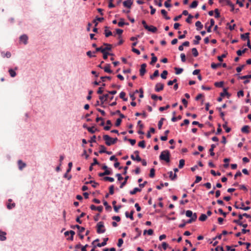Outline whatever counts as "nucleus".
<instances>
[{
  "label": "nucleus",
  "instance_id": "nucleus-55",
  "mask_svg": "<svg viewBox=\"0 0 251 251\" xmlns=\"http://www.w3.org/2000/svg\"><path fill=\"white\" fill-rule=\"evenodd\" d=\"M150 176L153 178L155 176V170L154 168H152L150 170V173L149 175Z\"/></svg>",
  "mask_w": 251,
  "mask_h": 251
},
{
  "label": "nucleus",
  "instance_id": "nucleus-41",
  "mask_svg": "<svg viewBox=\"0 0 251 251\" xmlns=\"http://www.w3.org/2000/svg\"><path fill=\"white\" fill-rule=\"evenodd\" d=\"M196 40L193 41L195 45H198L199 44V41L201 40V37L199 35H196L195 36Z\"/></svg>",
  "mask_w": 251,
  "mask_h": 251
},
{
  "label": "nucleus",
  "instance_id": "nucleus-59",
  "mask_svg": "<svg viewBox=\"0 0 251 251\" xmlns=\"http://www.w3.org/2000/svg\"><path fill=\"white\" fill-rule=\"evenodd\" d=\"M106 79H108V80H111V76H101L100 77V79L103 82H104L105 81V80H106Z\"/></svg>",
  "mask_w": 251,
  "mask_h": 251
},
{
  "label": "nucleus",
  "instance_id": "nucleus-43",
  "mask_svg": "<svg viewBox=\"0 0 251 251\" xmlns=\"http://www.w3.org/2000/svg\"><path fill=\"white\" fill-rule=\"evenodd\" d=\"M207 216L204 214H201L199 217V220L201 221H205L207 219Z\"/></svg>",
  "mask_w": 251,
  "mask_h": 251
},
{
  "label": "nucleus",
  "instance_id": "nucleus-30",
  "mask_svg": "<svg viewBox=\"0 0 251 251\" xmlns=\"http://www.w3.org/2000/svg\"><path fill=\"white\" fill-rule=\"evenodd\" d=\"M159 75V71L156 70L154 71L153 74L150 76V78L151 79H153L155 77L158 76Z\"/></svg>",
  "mask_w": 251,
  "mask_h": 251
},
{
  "label": "nucleus",
  "instance_id": "nucleus-20",
  "mask_svg": "<svg viewBox=\"0 0 251 251\" xmlns=\"http://www.w3.org/2000/svg\"><path fill=\"white\" fill-rule=\"evenodd\" d=\"M18 166L19 169L20 170H22L24 168H25L26 166L25 163L23 162L22 160H20L18 161Z\"/></svg>",
  "mask_w": 251,
  "mask_h": 251
},
{
  "label": "nucleus",
  "instance_id": "nucleus-45",
  "mask_svg": "<svg viewBox=\"0 0 251 251\" xmlns=\"http://www.w3.org/2000/svg\"><path fill=\"white\" fill-rule=\"evenodd\" d=\"M198 4V2L197 0H195L193 1V2L191 3V4L190 5V8H196Z\"/></svg>",
  "mask_w": 251,
  "mask_h": 251
},
{
  "label": "nucleus",
  "instance_id": "nucleus-9",
  "mask_svg": "<svg viewBox=\"0 0 251 251\" xmlns=\"http://www.w3.org/2000/svg\"><path fill=\"white\" fill-rule=\"evenodd\" d=\"M109 98V95L108 94H105V95H103V96H100L99 97V99L101 101V104H100V105H102V104H103L104 102L105 101H106L107 99Z\"/></svg>",
  "mask_w": 251,
  "mask_h": 251
},
{
  "label": "nucleus",
  "instance_id": "nucleus-56",
  "mask_svg": "<svg viewBox=\"0 0 251 251\" xmlns=\"http://www.w3.org/2000/svg\"><path fill=\"white\" fill-rule=\"evenodd\" d=\"M193 16L191 15V14H189L188 15V18L186 19V22L187 23H189V24H191V19L192 18H193Z\"/></svg>",
  "mask_w": 251,
  "mask_h": 251
},
{
  "label": "nucleus",
  "instance_id": "nucleus-47",
  "mask_svg": "<svg viewBox=\"0 0 251 251\" xmlns=\"http://www.w3.org/2000/svg\"><path fill=\"white\" fill-rule=\"evenodd\" d=\"M1 55L3 57H6L7 58H9L11 57V53L9 51H7L5 53L2 52H1Z\"/></svg>",
  "mask_w": 251,
  "mask_h": 251
},
{
  "label": "nucleus",
  "instance_id": "nucleus-17",
  "mask_svg": "<svg viewBox=\"0 0 251 251\" xmlns=\"http://www.w3.org/2000/svg\"><path fill=\"white\" fill-rule=\"evenodd\" d=\"M146 29L148 30L149 31H151L152 33H155L157 31V28L153 25L149 26L147 28H145Z\"/></svg>",
  "mask_w": 251,
  "mask_h": 251
},
{
  "label": "nucleus",
  "instance_id": "nucleus-19",
  "mask_svg": "<svg viewBox=\"0 0 251 251\" xmlns=\"http://www.w3.org/2000/svg\"><path fill=\"white\" fill-rule=\"evenodd\" d=\"M6 233L4 231H2L0 230V241H5L6 239V237L5 236Z\"/></svg>",
  "mask_w": 251,
  "mask_h": 251
},
{
  "label": "nucleus",
  "instance_id": "nucleus-36",
  "mask_svg": "<svg viewBox=\"0 0 251 251\" xmlns=\"http://www.w3.org/2000/svg\"><path fill=\"white\" fill-rule=\"evenodd\" d=\"M223 128L225 129L226 132L228 133L230 131L231 128L227 126V122H225V123L223 125Z\"/></svg>",
  "mask_w": 251,
  "mask_h": 251
},
{
  "label": "nucleus",
  "instance_id": "nucleus-3",
  "mask_svg": "<svg viewBox=\"0 0 251 251\" xmlns=\"http://www.w3.org/2000/svg\"><path fill=\"white\" fill-rule=\"evenodd\" d=\"M97 232L98 233H103L105 232V229L104 228V226L103 223L102 222H99L97 225Z\"/></svg>",
  "mask_w": 251,
  "mask_h": 251
},
{
  "label": "nucleus",
  "instance_id": "nucleus-40",
  "mask_svg": "<svg viewBox=\"0 0 251 251\" xmlns=\"http://www.w3.org/2000/svg\"><path fill=\"white\" fill-rule=\"evenodd\" d=\"M175 70L176 71L175 73L176 75L180 74L183 71V69L182 68H179L177 67H175Z\"/></svg>",
  "mask_w": 251,
  "mask_h": 251
},
{
  "label": "nucleus",
  "instance_id": "nucleus-1",
  "mask_svg": "<svg viewBox=\"0 0 251 251\" xmlns=\"http://www.w3.org/2000/svg\"><path fill=\"white\" fill-rule=\"evenodd\" d=\"M170 152L168 150L163 151L161 152L159 156V159L161 160H164L167 163H169L170 161Z\"/></svg>",
  "mask_w": 251,
  "mask_h": 251
},
{
  "label": "nucleus",
  "instance_id": "nucleus-49",
  "mask_svg": "<svg viewBox=\"0 0 251 251\" xmlns=\"http://www.w3.org/2000/svg\"><path fill=\"white\" fill-rule=\"evenodd\" d=\"M100 150L99 151V153H102L106 152V148L103 145H100Z\"/></svg>",
  "mask_w": 251,
  "mask_h": 251
},
{
  "label": "nucleus",
  "instance_id": "nucleus-8",
  "mask_svg": "<svg viewBox=\"0 0 251 251\" xmlns=\"http://www.w3.org/2000/svg\"><path fill=\"white\" fill-rule=\"evenodd\" d=\"M147 65L145 63L142 64L141 65V68L140 69V75L141 76H143L146 72V68Z\"/></svg>",
  "mask_w": 251,
  "mask_h": 251
},
{
  "label": "nucleus",
  "instance_id": "nucleus-7",
  "mask_svg": "<svg viewBox=\"0 0 251 251\" xmlns=\"http://www.w3.org/2000/svg\"><path fill=\"white\" fill-rule=\"evenodd\" d=\"M234 206L236 209H243V210H245V211H247V210H249L251 208L250 206L245 207L244 203H241V206H238L237 205V202H235Z\"/></svg>",
  "mask_w": 251,
  "mask_h": 251
},
{
  "label": "nucleus",
  "instance_id": "nucleus-29",
  "mask_svg": "<svg viewBox=\"0 0 251 251\" xmlns=\"http://www.w3.org/2000/svg\"><path fill=\"white\" fill-rule=\"evenodd\" d=\"M141 191V189L136 187V188H134L133 190L130 191L129 193L131 195H134L137 192H140Z\"/></svg>",
  "mask_w": 251,
  "mask_h": 251
},
{
  "label": "nucleus",
  "instance_id": "nucleus-22",
  "mask_svg": "<svg viewBox=\"0 0 251 251\" xmlns=\"http://www.w3.org/2000/svg\"><path fill=\"white\" fill-rule=\"evenodd\" d=\"M134 212V210H131L130 214H129L128 212H126L125 213L126 216L127 218H130L131 220H133L134 218H133V215Z\"/></svg>",
  "mask_w": 251,
  "mask_h": 251
},
{
  "label": "nucleus",
  "instance_id": "nucleus-44",
  "mask_svg": "<svg viewBox=\"0 0 251 251\" xmlns=\"http://www.w3.org/2000/svg\"><path fill=\"white\" fill-rule=\"evenodd\" d=\"M185 164V160L184 159H180L179 162L178 167L179 169L182 168Z\"/></svg>",
  "mask_w": 251,
  "mask_h": 251
},
{
  "label": "nucleus",
  "instance_id": "nucleus-12",
  "mask_svg": "<svg viewBox=\"0 0 251 251\" xmlns=\"http://www.w3.org/2000/svg\"><path fill=\"white\" fill-rule=\"evenodd\" d=\"M28 37L27 35L24 34L20 36V40L21 42H22L24 43V44L26 45L27 43Z\"/></svg>",
  "mask_w": 251,
  "mask_h": 251
},
{
  "label": "nucleus",
  "instance_id": "nucleus-10",
  "mask_svg": "<svg viewBox=\"0 0 251 251\" xmlns=\"http://www.w3.org/2000/svg\"><path fill=\"white\" fill-rule=\"evenodd\" d=\"M90 208L92 210H98L100 212H101L103 210V207L102 206H99L96 207L95 205L92 204L90 206Z\"/></svg>",
  "mask_w": 251,
  "mask_h": 251
},
{
  "label": "nucleus",
  "instance_id": "nucleus-57",
  "mask_svg": "<svg viewBox=\"0 0 251 251\" xmlns=\"http://www.w3.org/2000/svg\"><path fill=\"white\" fill-rule=\"evenodd\" d=\"M220 65H221V64H220V63L216 64L214 63H212L211 65V67L212 69H216L218 67L220 66Z\"/></svg>",
  "mask_w": 251,
  "mask_h": 251
},
{
  "label": "nucleus",
  "instance_id": "nucleus-23",
  "mask_svg": "<svg viewBox=\"0 0 251 251\" xmlns=\"http://www.w3.org/2000/svg\"><path fill=\"white\" fill-rule=\"evenodd\" d=\"M151 55L152 56L151 57V60L150 62V64L152 65H153L157 60V57L154 55V54L153 53H151Z\"/></svg>",
  "mask_w": 251,
  "mask_h": 251
},
{
  "label": "nucleus",
  "instance_id": "nucleus-26",
  "mask_svg": "<svg viewBox=\"0 0 251 251\" xmlns=\"http://www.w3.org/2000/svg\"><path fill=\"white\" fill-rule=\"evenodd\" d=\"M195 25L197 27L198 30H200L203 28V25L201 24L200 21H197L195 23Z\"/></svg>",
  "mask_w": 251,
  "mask_h": 251
},
{
  "label": "nucleus",
  "instance_id": "nucleus-63",
  "mask_svg": "<svg viewBox=\"0 0 251 251\" xmlns=\"http://www.w3.org/2000/svg\"><path fill=\"white\" fill-rule=\"evenodd\" d=\"M15 206V203H13L12 204L9 203L7 204V208L8 209H12V208H14V207Z\"/></svg>",
  "mask_w": 251,
  "mask_h": 251
},
{
  "label": "nucleus",
  "instance_id": "nucleus-37",
  "mask_svg": "<svg viewBox=\"0 0 251 251\" xmlns=\"http://www.w3.org/2000/svg\"><path fill=\"white\" fill-rule=\"evenodd\" d=\"M225 96H229V95L228 92L227 91L226 89V88H224L223 92L220 94V96L221 97H224Z\"/></svg>",
  "mask_w": 251,
  "mask_h": 251
},
{
  "label": "nucleus",
  "instance_id": "nucleus-54",
  "mask_svg": "<svg viewBox=\"0 0 251 251\" xmlns=\"http://www.w3.org/2000/svg\"><path fill=\"white\" fill-rule=\"evenodd\" d=\"M138 146L142 148H145V141L143 140L138 143Z\"/></svg>",
  "mask_w": 251,
  "mask_h": 251
},
{
  "label": "nucleus",
  "instance_id": "nucleus-28",
  "mask_svg": "<svg viewBox=\"0 0 251 251\" xmlns=\"http://www.w3.org/2000/svg\"><path fill=\"white\" fill-rule=\"evenodd\" d=\"M118 25L119 26L122 27L124 25H128L129 24L128 23L124 22V20L123 19H121Z\"/></svg>",
  "mask_w": 251,
  "mask_h": 251
},
{
  "label": "nucleus",
  "instance_id": "nucleus-48",
  "mask_svg": "<svg viewBox=\"0 0 251 251\" xmlns=\"http://www.w3.org/2000/svg\"><path fill=\"white\" fill-rule=\"evenodd\" d=\"M194 215V214L193 213L192 211L191 210H187L186 211V216L187 217L192 218L193 217Z\"/></svg>",
  "mask_w": 251,
  "mask_h": 251
},
{
  "label": "nucleus",
  "instance_id": "nucleus-13",
  "mask_svg": "<svg viewBox=\"0 0 251 251\" xmlns=\"http://www.w3.org/2000/svg\"><path fill=\"white\" fill-rule=\"evenodd\" d=\"M197 214L196 213H194V215H193V217L191 218V219H189L188 221H187L186 222H185L186 224H191L192 222H195L197 220Z\"/></svg>",
  "mask_w": 251,
  "mask_h": 251
},
{
  "label": "nucleus",
  "instance_id": "nucleus-39",
  "mask_svg": "<svg viewBox=\"0 0 251 251\" xmlns=\"http://www.w3.org/2000/svg\"><path fill=\"white\" fill-rule=\"evenodd\" d=\"M192 53L194 57H197L199 55L198 51L196 48H194L192 49Z\"/></svg>",
  "mask_w": 251,
  "mask_h": 251
},
{
  "label": "nucleus",
  "instance_id": "nucleus-51",
  "mask_svg": "<svg viewBox=\"0 0 251 251\" xmlns=\"http://www.w3.org/2000/svg\"><path fill=\"white\" fill-rule=\"evenodd\" d=\"M94 128L95 127L94 126L88 127H87V129L91 133H94L97 130V129H94Z\"/></svg>",
  "mask_w": 251,
  "mask_h": 251
},
{
  "label": "nucleus",
  "instance_id": "nucleus-11",
  "mask_svg": "<svg viewBox=\"0 0 251 251\" xmlns=\"http://www.w3.org/2000/svg\"><path fill=\"white\" fill-rule=\"evenodd\" d=\"M104 20V18L102 17L100 18L96 17V18L93 21V23L95 24V26L98 25V23L101 22Z\"/></svg>",
  "mask_w": 251,
  "mask_h": 251
},
{
  "label": "nucleus",
  "instance_id": "nucleus-5",
  "mask_svg": "<svg viewBox=\"0 0 251 251\" xmlns=\"http://www.w3.org/2000/svg\"><path fill=\"white\" fill-rule=\"evenodd\" d=\"M164 84L161 83H157L155 86V91L157 92H159L164 89Z\"/></svg>",
  "mask_w": 251,
  "mask_h": 251
},
{
  "label": "nucleus",
  "instance_id": "nucleus-61",
  "mask_svg": "<svg viewBox=\"0 0 251 251\" xmlns=\"http://www.w3.org/2000/svg\"><path fill=\"white\" fill-rule=\"evenodd\" d=\"M214 12L215 13V17L216 18H219L220 17V14L219 12V10L218 9H215Z\"/></svg>",
  "mask_w": 251,
  "mask_h": 251
},
{
  "label": "nucleus",
  "instance_id": "nucleus-6",
  "mask_svg": "<svg viewBox=\"0 0 251 251\" xmlns=\"http://www.w3.org/2000/svg\"><path fill=\"white\" fill-rule=\"evenodd\" d=\"M133 2V0H126L123 2V5L126 8H130Z\"/></svg>",
  "mask_w": 251,
  "mask_h": 251
},
{
  "label": "nucleus",
  "instance_id": "nucleus-16",
  "mask_svg": "<svg viewBox=\"0 0 251 251\" xmlns=\"http://www.w3.org/2000/svg\"><path fill=\"white\" fill-rule=\"evenodd\" d=\"M71 227L72 228H74L75 227L77 228V229L78 230L79 233H82L84 232L85 230V228L84 227L80 226L78 225H76L74 226H72Z\"/></svg>",
  "mask_w": 251,
  "mask_h": 251
},
{
  "label": "nucleus",
  "instance_id": "nucleus-4",
  "mask_svg": "<svg viewBox=\"0 0 251 251\" xmlns=\"http://www.w3.org/2000/svg\"><path fill=\"white\" fill-rule=\"evenodd\" d=\"M134 153L136 155V158H134V155L132 154L130 156L131 159L134 161H137L138 162H140L141 161V158L139 155V151H134Z\"/></svg>",
  "mask_w": 251,
  "mask_h": 251
},
{
  "label": "nucleus",
  "instance_id": "nucleus-33",
  "mask_svg": "<svg viewBox=\"0 0 251 251\" xmlns=\"http://www.w3.org/2000/svg\"><path fill=\"white\" fill-rule=\"evenodd\" d=\"M165 120V119L164 118H161L160 120V121L158 122V127L159 129H160L162 127V126L163 125V121Z\"/></svg>",
  "mask_w": 251,
  "mask_h": 251
},
{
  "label": "nucleus",
  "instance_id": "nucleus-58",
  "mask_svg": "<svg viewBox=\"0 0 251 251\" xmlns=\"http://www.w3.org/2000/svg\"><path fill=\"white\" fill-rule=\"evenodd\" d=\"M109 194L110 195H113L114 194V186L113 185H111L110 187H109Z\"/></svg>",
  "mask_w": 251,
  "mask_h": 251
},
{
  "label": "nucleus",
  "instance_id": "nucleus-62",
  "mask_svg": "<svg viewBox=\"0 0 251 251\" xmlns=\"http://www.w3.org/2000/svg\"><path fill=\"white\" fill-rule=\"evenodd\" d=\"M182 117L180 115H179L178 117H176L175 116H174L171 120L172 122H175L177 120H180L181 119Z\"/></svg>",
  "mask_w": 251,
  "mask_h": 251
},
{
  "label": "nucleus",
  "instance_id": "nucleus-46",
  "mask_svg": "<svg viewBox=\"0 0 251 251\" xmlns=\"http://www.w3.org/2000/svg\"><path fill=\"white\" fill-rule=\"evenodd\" d=\"M167 75H168V71L166 70H164L163 71V72L161 74V77L163 79H166L167 78Z\"/></svg>",
  "mask_w": 251,
  "mask_h": 251
},
{
  "label": "nucleus",
  "instance_id": "nucleus-14",
  "mask_svg": "<svg viewBox=\"0 0 251 251\" xmlns=\"http://www.w3.org/2000/svg\"><path fill=\"white\" fill-rule=\"evenodd\" d=\"M103 69L105 72L109 74H112L113 73V71L110 69V65L109 64H107L106 66L103 67Z\"/></svg>",
  "mask_w": 251,
  "mask_h": 251
},
{
  "label": "nucleus",
  "instance_id": "nucleus-31",
  "mask_svg": "<svg viewBox=\"0 0 251 251\" xmlns=\"http://www.w3.org/2000/svg\"><path fill=\"white\" fill-rule=\"evenodd\" d=\"M129 178V176H126L125 177V180L121 184V185L120 186V188H123V187L126 185V184L127 183V179Z\"/></svg>",
  "mask_w": 251,
  "mask_h": 251
},
{
  "label": "nucleus",
  "instance_id": "nucleus-50",
  "mask_svg": "<svg viewBox=\"0 0 251 251\" xmlns=\"http://www.w3.org/2000/svg\"><path fill=\"white\" fill-rule=\"evenodd\" d=\"M9 73L10 76L12 77H14L16 75V73L15 71L12 69L9 70Z\"/></svg>",
  "mask_w": 251,
  "mask_h": 251
},
{
  "label": "nucleus",
  "instance_id": "nucleus-24",
  "mask_svg": "<svg viewBox=\"0 0 251 251\" xmlns=\"http://www.w3.org/2000/svg\"><path fill=\"white\" fill-rule=\"evenodd\" d=\"M249 126H244L241 128V131L243 133H249Z\"/></svg>",
  "mask_w": 251,
  "mask_h": 251
},
{
  "label": "nucleus",
  "instance_id": "nucleus-53",
  "mask_svg": "<svg viewBox=\"0 0 251 251\" xmlns=\"http://www.w3.org/2000/svg\"><path fill=\"white\" fill-rule=\"evenodd\" d=\"M103 179L104 181H109L110 182H113L114 181V178L109 176H105L103 177Z\"/></svg>",
  "mask_w": 251,
  "mask_h": 251
},
{
  "label": "nucleus",
  "instance_id": "nucleus-15",
  "mask_svg": "<svg viewBox=\"0 0 251 251\" xmlns=\"http://www.w3.org/2000/svg\"><path fill=\"white\" fill-rule=\"evenodd\" d=\"M103 46H105V48H103V50H104V52H107L106 51L111 50L112 49V45L111 44H109L107 43H104Z\"/></svg>",
  "mask_w": 251,
  "mask_h": 251
},
{
  "label": "nucleus",
  "instance_id": "nucleus-32",
  "mask_svg": "<svg viewBox=\"0 0 251 251\" xmlns=\"http://www.w3.org/2000/svg\"><path fill=\"white\" fill-rule=\"evenodd\" d=\"M126 93L124 92H122L120 93L119 97L121 99H122L124 101H127V99L125 98Z\"/></svg>",
  "mask_w": 251,
  "mask_h": 251
},
{
  "label": "nucleus",
  "instance_id": "nucleus-18",
  "mask_svg": "<svg viewBox=\"0 0 251 251\" xmlns=\"http://www.w3.org/2000/svg\"><path fill=\"white\" fill-rule=\"evenodd\" d=\"M108 240V238H104L103 239V241L102 242V243H98L97 245V246L98 247H101L105 246L106 245V244H107V241Z\"/></svg>",
  "mask_w": 251,
  "mask_h": 251
},
{
  "label": "nucleus",
  "instance_id": "nucleus-38",
  "mask_svg": "<svg viewBox=\"0 0 251 251\" xmlns=\"http://www.w3.org/2000/svg\"><path fill=\"white\" fill-rule=\"evenodd\" d=\"M169 185V183L168 182H165L164 183H161L160 185H157L156 186V188L157 189H161L163 187L165 186H168Z\"/></svg>",
  "mask_w": 251,
  "mask_h": 251
},
{
  "label": "nucleus",
  "instance_id": "nucleus-52",
  "mask_svg": "<svg viewBox=\"0 0 251 251\" xmlns=\"http://www.w3.org/2000/svg\"><path fill=\"white\" fill-rule=\"evenodd\" d=\"M227 54V52H226V53L223 54L221 56H218V59L219 61L222 62L223 58H225Z\"/></svg>",
  "mask_w": 251,
  "mask_h": 251
},
{
  "label": "nucleus",
  "instance_id": "nucleus-27",
  "mask_svg": "<svg viewBox=\"0 0 251 251\" xmlns=\"http://www.w3.org/2000/svg\"><path fill=\"white\" fill-rule=\"evenodd\" d=\"M216 145L215 144H212L211 145V148L209 151L211 156H213L215 155V153L213 151H214V149L216 148Z\"/></svg>",
  "mask_w": 251,
  "mask_h": 251
},
{
  "label": "nucleus",
  "instance_id": "nucleus-34",
  "mask_svg": "<svg viewBox=\"0 0 251 251\" xmlns=\"http://www.w3.org/2000/svg\"><path fill=\"white\" fill-rule=\"evenodd\" d=\"M105 28V30H104V34H105V37H109V36H110L112 35V32H111V31L107 30L106 29V28H107V26H106Z\"/></svg>",
  "mask_w": 251,
  "mask_h": 251
},
{
  "label": "nucleus",
  "instance_id": "nucleus-42",
  "mask_svg": "<svg viewBox=\"0 0 251 251\" xmlns=\"http://www.w3.org/2000/svg\"><path fill=\"white\" fill-rule=\"evenodd\" d=\"M248 49L247 48H245L244 50H238L237 51L236 53H237V55L238 56H241V55H242V54L243 53H244L245 52H246V51Z\"/></svg>",
  "mask_w": 251,
  "mask_h": 251
},
{
  "label": "nucleus",
  "instance_id": "nucleus-21",
  "mask_svg": "<svg viewBox=\"0 0 251 251\" xmlns=\"http://www.w3.org/2000/svg\"><path fill=\"white\" fill-rule=\"evenodd\" d=\"M249 35H250V33L249 32H247L245 34H241V38L243 40H244L245 41L246 40H248L249 39Z\"/></svg>",
  "mask_w": 251,
  "mask_h": 251
},
{
  "label": "nucleus",
  "instance_id": "nucleus-64",
  "mask_svg": "<svg viewBox=\"0 0 251 251\" xmlns=\"http://www.w3.org/2000/svg\"><path fill=\"white\" fill-rule=\"evenodd\" d=\"M245 65H241V66L240 67H238L237 68H236V71L238 72V73H240V72H241V71L244 69V68L245 67Z\"/></svg>",
  "mask_w": 251,
  "mask_h": 251
},
{
  "label": "nucleus",
  "instance_id": "nucleus-25",
  "mask_svg": "<svg viewBox=\"0 0 251 251\" xmlns=\"http://www.w3.org/2000/svg\"><path fill=\"white\" fill-rule=\"evenodd\" d=\"M168 173L169 174V177L170 178V179L171 180H174L176 178L177 175H176V174H173V173L172 171H170Z\"/></svg>",
  "mask_w": 251,
  "mask_h": 251
},
{
  "label": "nucleus",
  "instance_id": "nucleus-2",
  "mask_svg": "<svg viewBox=\"0 0 251 251\" xmlns=\"http://www.w3.org/2000/svg\"><path fill=\"white\" fill-rule=\"evenodd\" d=\"M103 139L105 141V144L108 146L115 144L118 141L117 138H112L108 135H104Z\"/></svg>",
  "mask_w": 251,
  "mask_h": 251
},
{
  "label": "nucleus",
  "instance_id": "nucleus-35",
  "mask_svg": "<svg viewBox=\"0 0 251 251\" xmlns=\"http://www.w3.org/2000/svg\"><path fill=\"white\" fill-rule=\"evenodd\" d=\"M224 84V81L216 82L214 83V85L217 87H223Z\"/></svg>",
  "mask_w": 251,
  "mask_h": 251
},
{
  "label": "nucleus",
  "instance_id": "nucleus-60",
  "mask_svg": "<svg viewBox=\"0 0 251 251\" xmlns=\"http://www.w3.org/2000/svg\"><path fill=\"white\" fill-rule=\"evenodd\" d=\"M224 162L226 163V164H225L224 165V167L225 168H227L228 166V162L229 161V158H225L224 159Z\"/></svg>",
  "mask_w": 251,
  "mask_h": 251
}]
</instances>
